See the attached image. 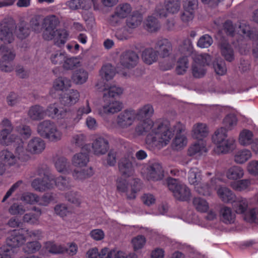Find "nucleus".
I'll return each mask as SVG.
<instances>
[{"mask_svg": "<svg viewBox=\"0 0 258 258\" xmlns=\"http://www.w3.org/2000/svg\"><path fill=\"white\" fill-rule=\"evenodd\" d=\"M149 115L145 116L143 113L142 117L140 119V122L135 128L136 132L139 135L152 130L146 138L147 148L150 150H160L169 144L174 136V131L170 127L168 121L160 122L158 124H154L150 117L154 112V109Z\"/></svg>", "mask_w": 258, "mask_h": 258, "instance_id": "f257e3e1", "label": "nucleus"}, {"mask_svg": "<svg viewBox=\"0 0 258 258\" xmlns=\"http://www.w3.org/2000/svg\"><path fill=\"white\" fill-rule=\"evenodd\" d=\"M14 28L15 24L13 21L3 22L1 24L0 51L3 56L0 60V69L5 72H10L14 69L12 63L16 54L13 49L8 47L6 44L13 41V31Z\"/></svg>", "mask_w": 258, "mask_h": 258, "instance_id": "f03ea898", "label": "nucleus"}, {"mask_svg": "<svg viewBox=\"0 0 258 258\" xmlns=\"http://www.w3.org/2000/svg\"><path fill=\"white\" fill-rule=\"evenodd\" d=\"M37 174L41 178L35 179L31 183V185L36 190L39 191H45L47 189H50L53 187V184L60 190L69 189L72 186L69 179L60 176L54 179L49 173V170L38 168Z\"/></svg>", "mask_w": 258, "mask_h": 258, "instance_id": "7ed1b4c3", "label": "nucleus"}, {"mask_svg": "<svg viewBox=\"0 0 258 258\" xmlns=\"http://www.w3.org/2000/svg\"><path fill=\"white\" fill-rule=\"evenodd\" d=\"M59 24V20L55 15L46 16L43 21L42 28L44 29L43 38L46 40L54 39V43L58 47H61L68 40L69 33L64 29H56Z\"/></svg>", "mask_w": 258, "mask_h": 258, "instance_id": "20e7f679", "label": "nucleus"}, {"mask_svg": "<svg viewBox=\"0 0 258 258\" xmlns=\"http://www.w3.org/2000/svg\"><path fill=\"white\" fill-rule=\"evenodd\" d=\"M104 91L103 99L105 104L100 109V114H113L120 111L122 108V104L116 101L115 97L122 93V89L115 86H111L108 89L105 88Z\"/></svg>", "mask_w": 258, "mask_h": 258, "instance_id": "39448f33", "label": "nucleus"}, {"mask_svg": "<svg viewBox=\"0 0 258 258\" xmlns=\"http://www.w3.org/2000/svg\"><path fill=\"white\" fill-rule=\"evenodd\" d=\"M152 111L153 107L149 104L144 106L138 112L134 110H125L118 115L117 124L120 128H127L133 123L135 119L141 118L142 117V113H144L147 116Z\"/></svg>", "mask_w": 258, "mask_h": 258, "instance_id": "423d86ee", "label": "nucleus"}, {"mask_svg": "<svg viewBox=\"0 0 258 258\" xmlns=\"http://www.w3.org/2000/svg\"><path fill=\"white\" fill-rule=\"evenodd\" d=\"M11 129H3L0 131V144L4 146L13 145L15 148V153L20 158L25 153L24 142L18 136L11 134Z\"/></svg>", "mask_w": 258, "mask_h": 258, "instance_id": "0eeeda50", "label": "nucleus"}, {"mask_svg": "<svg viewBox=\"0 0 258 258\" xmlns=\"http://www.w3.org/2000/svg\"><path fill=\"white\" fill-rule=\"evenodd\" d=\"M37 132L41 137L51 142L59 141L62 137V133L56 124L49 120H45L38 124Z\"/></svg>", "mask_w": 258, "mask_h": 258, "instance_id": "6e6552de", "label": "nucleus"}, {"mask_svg": "<svg viewBox=\"0 0 258 258\" xmlns=\"http://www.w3.org/2000/svg\"><path fill=\"white\" fill-rule=\"evenodd\" d=\"M167 181L169 189L172 191L176 199L181 201L189 200L191 193L188 187L175 178L169 177Z\"/></svg>", "mask_w": 258, "mask_h": 258, "instance_id": "1a4fd4ad", "label": "nucleus"}, {"mask_svg": "<svg viewBox=\"0 0 258 258\" xmlns=\"http://www.w3.org/2000/svg\"><path fill=\"white\" fill-rule=\"evenodd\" d=\"M180 8V0H164V8L162 5L156 6L155 13L160 17H167L168 14H175Z\"/></svg>", "mask_w": 258, "mask_h": 258, "instance_id": "9d476101", "label": "nucleus"}, {"mask_svg": "<svg viewBox=\"0 0 258 258\" xmlns=\"http://www.w3.org/2000/svg\"><path fill=\"white\" fill-rule=\"evenodd\" d=\"M91 112V108L89 105V101L87 100L85 105L80 106L75 113L71 115V117L67 120L68 123H66V128L70 129L79 122L82 118L84 114H88Z\"/></svg>", "mask_w": 258, "mask_h": 258, "instance_id": "9b49d317", "label": "nucleus"}, {"mask_svg": "<svg viewBox=\"0 0 258 258\" xmlns=\"http://www.w3.org/2000/svg\"><path fill=\"white\" fill-rule=\"evenodd\" d=\"M132 10L131 5L127 3L119 4L115 9L114 14L110 18V22L112 25L118 23V18L123 19L131 13Z\"/></svg>", "mask_w": 258, "mask_h": 258, "instance_id": "f8f14e48", "label": "nucleus"}, {"mask_svg": "<svg viewBox=\"0 0 258 258\" xmlns=\"http://www.w3.org/2000/svg\"><path fill=\"white\" fill-rule=\"evenodd\" d=\"M80 93L76 90L71 89L60 95V101L64 106H70L75 104L79 100Z\"/></svg>", "mask_w": 258, "mask_h": 258, "instance_id": "ddd939ff", "label": "nucleus"}, {"mask_svg": "<svg viewBox=\"0 0 258 258\" xmlns=\"http://www.w3.org/2000/svg\"><path fill=\"white\" fill-rule=\"evenodd\" d=\"M139 56L134 51L126 50L123 52L120 57V63L126 68L135 67L138 63Z\"/></svg>", "mask_w": 258, "mask_h": 258, "instance_id": "4468645a", "label": "nucleus"}, {"mask_svg": "<svg viewBox=\"0 0 258 258\" xmlns=\"http://www.w3.org/2000/svg\"><path fill=\"white\" fill-rule=\"evenodd\" d=\"M155 48L158 55L163 58L168 56L172 49L171 43L165 38L158 39L155 43Z\"/></svg>", "mask_w": 258, "mask_h": 258, "instance_id": "2eb2a0df", "label": "nucleus"}, {"mask_svg": "<svg viewBox=\"0 0 258 258\" xmlns=\"http://www.w3.org/2000/svg\"><path fill=\"white\" fill-rule=\"evenodd\" d=\"M136 158L133 156H127L121 158L118 162V168L122 175L129 176L132 174L133 164Z\"/></svg>", "mask_w": 258, "mask_h": 258, "instance_id": "dca6fc26", "label": "nucleus"}, {"mask_svg": "<svg viewBox=\"0 0 258 258\" xmlns=\"http://www.w3.org/2000/svg\"><path fill=\"white\" fill-rule=\"evenodd\" d=\"M46 112L48 116L56 119L68 117L70 115V113L67 111L66 109L59 107L55 103L49 105L47 108Z\"/></svg>", "mask_w": 258, "mask_h": 258, "instance_id": "f3484780", "label": "nucleus"}, {"mask_svg": "<svg viewBox=\"0 0 258 258\" xmlns=\"http://www.w3.org/2000/svg\"><path fill=\"white\" fill-rule=\"evenodd\" d=\"M147 178L153 181L162 179L164 176L163 170L160 164L154 163L147 168Z\"/></svg>", "mask_w": 258, "mask_h": 258, "instance_id": "a211bd4d", "label": "nucleus"}, {"mask_svg": "<svg viewBox=\"0 0 258 258\" xmlns=\"http://www.w3.org/2000/svg\"><path fill=\"white\" fill-rule=\"evenodd\" d=\"M26 241L24 234L21 233L20 230H14L6 240L7 244L11 247H19Z\"/></svg>", "mask_w": 258, "mask_h": 258, "instance_id": "6ab92c4d", "label": "nucleus"}, {"mask_svg": "<svg viewBox=\"0 0 258 258\" xmlns=\"http://www.w3.org/2000/svg\"><path fill=\"white\" fill-rule=\"evenodd\" d=\"M97 0H71L67 2V5L71 10H76L82 9L85 10H89L92 4L95 5Z\"/></svg>", "mask_w": 258, "mask_h": 258, "instance_id": "aec40b11", "label": "nucleus"}, {"mask_svg": "<svg viewBox=\"0 0 258 258\" xmlns=\"http://www.w3.org/2000/svg\"><path fill=\"white\" fill-rule=\"evenodd\" d=\"M45 148V142L40 138L35 137L29 142L27 150L33 154H39L44 150Z\"/></svg>", "mask_w": 258, "mask_h": 258, "instance_id": "412c9836", "label": "nucleus"}, {"mask_svg": "<svg viewBox=\"0 0 258 258\" xmlns=\"http://www.w3.org/2000/svg\"><path fill=\"white\" fill-rule=\"evenodd\" d=\"M92 147L95 154H104L109 149V143L104 138L99 137L94 141Z\"/></svg>", "mask_w": 258, "mask_h": 258, "instance_id": "4be33fe9", "label": "nucleus"}, {"mask_svg": "<svg viewBox=\"0 0 258 258\" xmlns=\"http://www.w3.org/2000/svg\"><path fill=\"white\" fill-rule=\"evenodd\" d=\"M143 15L138 11H134L132 14L127 17L125 25L133 31L137 28L143 21Z\"/></svg>", "mask_w": 258, "mask_h": 258, "instance_id": "5701e85b", "label": "nucleus"}, {"mask_svg": "<svg viewBox=\"0 0 258 258\" xmlns=\"http://www.w3.org/2000/svg\"><path fill=\"white\" fill-rule=\"evenodd\" d=\"M13 21L15 24V28L13 31H14L17 37L20 39H24L26 38L30 34V29L29 25L24 22H20L18 26L16 25V23L13 20L7 21L10 22Z\"/></svg>", "mask_w": 258, "mask_h": 258, "instance_id": "b1692460", "label": "nucleus"}, {"mask_svg": "<svg viewBox=\"0 0 258 258\" xmlns=\"http://www.w3.org/2000/svg\"><path fill=\"white\" fill-rule=\"evenodd\" d=\"M235 147V140L233 138H229L218 144L214 151L218 154H225L232 151Z\"/></svg>", "mask_w": 258, "mask_h": 258, "instance_id": "393cba45", "label": "nucleus"}, {"mask_svg": "<svg viewBox=\"0 0 258 258\" xmlns=\"http://www.w3.org/2000/svg\"><path fill=\"white\" fill-rule=\"evenodd\" d=\"M220 216L221 221L225 224H231L234 222L235 215L231 209L226 206L222 207L220 211Z\"/></svg>", "mask_w": 258, "mask_h": 258, "instance_id": "a878e982", "label": "nucleus"}, {"mask_svg": "<svg viewBox=\"0 0 258 258\" xmlns=\"http://www.w3.org/2000/svg\"><path fill=\"white\" fill-rule=\"evenodd\" d=\"M192 132L194 138L203 141L202 138L208 135V128L206 124L198 123L194 126Z\"/></svg>", "mask_w": 258, "mask_h": 258, "instance_id": "bb28decb", "label": "nucleus"}, {"mask_svg": "<svg viewBox=\"0 0 258 258\" xmlns=\"http://www.w3.org/2000/svg\"><path fill=\"white\" fill-rule=\"evenodd\" d=\"M28 114L32 120H39L43 118L45 111L42 106L39 105H35L30 108Z\"/></svg>", "mask_w": 258, "mask_h": 258, "instance_id": "cd10ccee", "label": "nucleus"}, {"mask_svg": "<svg viewBox=\"0 0 258 258\" xmlns=\"http://www.w3.org/2000/svg\"><path fill=\"white\" fill-rule=\"evenodd\" d=\"M232 206L236 213L244 214L247 210L248 203L246 199L238 198L233 202Z\"/></svg>", "mask_w": 258, "mask_h": 258, "instance_id": "c85d7f7f", "label": "nucleus"}, {"mask_svg": "<svg viewBox=\"0 0 258 258\" xmlns=\"http://www.w3.org/2000/svg\"><path fill=\"white\" fill-rule=\"evenodd\" d=\"M158 56V52L153 48H146L142 53L143 60L148 64H151L156 61Z\"/></svg>", "mask_w": 258, "mask_h": 258, "instance_id": "c756f323", "label": "nucleus"}, {"mask_svg": "<svg viewBox=\"0 0 258 258\" xmlns=\"http://www.w3.org/2000/svg\"><path fill=\"white\" fill-rule=\"evenodd\" d=\"M217 194L222 201L225 203L233 202L235 198L233 192L226 187H220L217 190Z\"/></svg>", "mask_w": 258, "mask_h": 258, "instance_id": "7c9ffc66", "label": "nucleus"}, {"mask_svg": "<svg viewBox=\"0 0 258 258\" xmlns=\"http://www.w3.org/2000/svg\"><path fill=\"white\" fill-rule=\"evenodd\" d=\"M33 210L36 212L26 213L23 216V221L30 224H37L39 222V218L41 214L40 209L34 207Z\"/></svg>", "mask_w": 258, "mask_h": 258, "instance_id": "2f4dec72", "label": "nucleus"}, {"mask_svg": "<svg viewBox=\"0 0 258 258\" xmlns=\"http://www.w3.org/2000/svg\"><path fill=\"white\" fill-rule=\"evenodd\" d=\"M88 153H82L75 154L72 159L73 164L77 167L85 166L89 162Z\"/></svg>", "mask_w": 258, "mask_h": 258, "instance_id": "473e14b6", "label": "nucleus"}, {"mask_svg": "<svg viewBox=\"0 0 258 258\" xmlns=\"http://www.w3.org/2000/svg\"><path fill=\"white\" fill-rule=\"evenodd\" d=\"M88 78V73L87 71L83 69L76 70L72 77L73 82L77 84H84L87 81Z\"/></svg>", "mask_w": 258, "mask_h": 258, "instance_id": "72a5a7b5", "label": "nucleus"}, {"mask_svg": "<svg viewBox=\"0 0 258 258\" xmlns=\"http://www.w3.org/2000/svg\"><path fill=\"white\" fill-rule=\"evenodd\" d=\"M206 152V144L203 141L199 140L189 148L187 154L190 156H194L197 154H201Z\"/></svg>", "mask_w": 258, "mask_h": 258, "instance_id": "f704fd0d", "label": "nucleus"}, {"mask_svg": "<svg viewBox=\"0 0 258 258\" xmlns=\"http://www.w3.org/2000/svg\"><path fill=\"white\" fill-rule=\"evenodd\" d=\"M99 73L103 79L109 81L114 76L115 69L111 64L108 63L102 66Z\"/></svg>", "mask_w": 258, "mask_h": 258, "instance_id": "c9c22d12", "label": "nucleus"}, {"mask_svg": "<svg viewBox=\"0 0 258 258\" xmlns=\"http://www.w3.org/2000/svg\"><path fill=\"white\" fill-rule=\"evenodd\" d=\"M144 24L145 28L148 32H156L160 28L159 21L157 18L152 16H148Z\"/></svg>", "mask_w": 258, "mask_h": 258, "instance_id": "e433bc0d", "label": "nucleus"}, {"mask_svg": "<svg viewBox=\"0 0 258 258\" xmlns=\"http://www.w3.org/2000/svg\"><path fill=\"white\" fill-rule=\"evenodd\" d=\"M71 81L66 77H59L53 82V87L55 90L63 91L71 86Z\"/></svg>", "mask_w": 258, "mask_h": 258, "instance_id": "4c0bfd02", "label": "nucleus"}, {"mask_svg": "<svg viewBox=\"0 0 258 258\" xmlns=\"http://www.w3.org/2000/svg\"><path fill=\"white\" fill-rule=\"evenodd\" d=\"M192 204L197 211L201 213L207 212L209 208V204L207 201L200 197L194 198Z\"/></svg>", "mask_w": 258, "mask_h": 258, "instance_id": "58836bf2", "label": "nucleus"}, {"mask_svg": "<svg viewBox=\"0 0 258 258\" xmlns=\"http://www.w3.org/2000/svg\"><path fill=\"white\" fill-rule=\"evenodd\" d=\"M44 248L49 253L52 254L63 253L65 251V247L60 245H57L54 241H48L45 243Z\"/></svg>", "mask_w": 258, "mask_h": 258, "instance_id": "ea45409f", "label": "nucleus"}, {"mask_svg": "<svg viewBox=\"0 0 258 258\" xmlns=\"http://www.w3.org/2000/svg\"><path fill=\"white\" fill-rule=\"evenodd\" d=\"M0 158L5 164L10 166L15 164L17 161V157L8 150L1 152Z\"/></svg>", "mask_w": 258, "mask_h": 258, "instance_id": "a19ab883", "label": "nucleus"}, {"mask_svg": "<svg viewBox=\"0 0 258 258\" xmlns=\"http://www.w3.org/2000/svg\"><path fill=\"white\" fill-rule=\"evenodd\" d=\"M94 171L92 167L78 170L75 169L73 172V177L77 180H83L93 175Z\"/></svg>", "mask_w": 258, "mask_h": 258, "instance_id": "79ce46f5", "label": "nucleus"}, {"mask_svg": "<svg viewBox=\"0 0 258 258\" xmlns=\"http://www.w3.org/2000/svg\"><path fill=\"white\" fill-rule=\"evenodd\" d=\"M221 50L222 55L227 61L229 62L233 61L234 59V52L231 46L228 43L224 42L221 43Z\"/></svg>", "mask_w": 258, "mask_h": 258, "instance_id": "37998d69", "label": "nucleus"}, {"mask_svg": "<svg viewBox=\"0 0 258 258\" xmlns=\"http://www.w3.org/2000/svg\"><path fill=\"white\" fill-rule=\"evenodd\" d=\"M227 131L225 127H221L217 130L212 136V141L216 145L226 140Z\"/></svg>", "mask_w": 258, "mask_h": 258, "instance_id": "c03bdc74", "label": "nucleus"}, {"mask_svg": "<svg viewBox=\"0 0 258 258\" xmlns=\"http://www.w3.org/2000/svg\"><path fill=\"white\" fill-rule=\"evenodd\" d=\"M253 135L252 132L247 130H243L239 135V142L243 146H247L252 143Z\"/></svg>", "mask_w": 258, "mask_h": 258, "instance_id": "a18cd8bd", "label": "nucleus"}, {"mask_svg": "<svg viewBox=\"0 0 258 258\" xmlns=\"http://www.w3.org/2000/svg\"><path fill=\"white\" fill-rule=\"evenodd\" d=\"M251 157L250 150L243 149L238 151L235 155V161L239 164H242L247 161Z\"/></svg>", "mask_w": 258, "mask_h": 258, "instance_id": "49530a36", "label": "nucleus"}, {"mask_svg": "<svg viewBox=\"0 0 258 258\" xmlns=\"http://www.w3.org/2000/svg\"><path fill=\"white\" fill-rule=\"evenodd\" d=\"M239 28L243 34L250 39L254 40L257 39L258 35L256 32H254L251 30L249 25L246 24L245 23L241 22L240 23Z\"/></svg>", "mask_w": 258, "mask_h": 258, "instance_id": "de8ad7c7", "label": "nucleus"}, {"mask_svg": "<svg viewBox=\"0 0 258 258\" xmlns=\"http://www.w3.org/2000/svg\"><path fill=\"white\" fill-rule=\"evenodd\" d=\"M133 33V30L128 27L125 26L118 29L115 34V37L119 40L128 39Z\"/></svg>", "mask_w": 258, "mask_h": 258, "instance_id": "09e8293b", "label": "nucleus"}, {"mask_svg": "<svg viewBox=\"0 0 258 258\" xmlns=\"http://www.w3.org/2000/svg\"><path fill=\"white\" fill-rule=\"evenodd\" d=\"M188 67V60L187 56L180 57L177 62L176 72L178 75H183Z\"/></svg>", "mask_w": 258, "mask_h": 258, "instance_id": "8fccbe9b", "label": "nucleus"}, {"mask_svg": "<svg viewBox=\"0 0 258 258\" xmlns=\"http://www.w3.org/2000/svg\"><path fill=\"white\" fill-rule=\"evenodd\" d=\"M250 185V180L246 179L233 181L231 183V187L233 189L239 191L246 189Z\"/></svg>", "mask_w": 258, "mask_h": 258, "instance_id": "3c124183", "label": "nucleus"}, {"mask_svg": "<svg viewBox=\"0 0 258 258\" xmlns=\"http://www.w3.org/2000/svg\"><path fill=\"white\" fill-rule=\"evenodd\" d=\"M243 174V170L241 167L233 166L228 170L227 176L230 179H237L241 178Z\"/></svg>", "mask_w": 258, "mask_h": 258, "instance_id": "603ef678", "label": "nucleus"}, {"mask_svg": "<svg viewBox=\"0 0 258 258\" xmlns=\"http://www.w3.org/2000/svg\"><path fill=\"white\" fill-rule=\"evenodd\" d=\"M237 122V118L233 114H229L227 115L224 118L223 123L224 125V127L228 130H232Z\"/></svg>", "mask_w": 258, "mask_h": 258, "instance_id": "864d4df0", "label": "nucleus"}, {"mask_svg": "<svg viewBox=\"0 0 258 258\" xmlns=\"http://www.w3.org/2000/svg\"><path fill=\"white\" fill-rule=\"evenodd\" d=\"M195 64L194 65H198L199 66H203L209 64L210 60V56L207 54H201L196 55L194 57Z\"/></svg>", "mask_w": 258, "mask_h": 258, "instance_id": "5fc2aeb1", "label": "nucleus"}, {"mask_svg": "<svg viewBox=\"0 0 258 258\" xmlns=\"http://www.w3.org/2000/svg\"><path fill=\"white\" fill-rule=\"evenodd\" d=\"M41 247L39 242L37 241L29 242L26 243L23 248L25 253H33L38 251Z\"/></svg>", "mask_w": 258, "mask_h": 258, "instance_id": "6e6d98bb", "label": "nucleus"}, {"mask_svg": "<svg viewBox=\"0 0 258 258\" xmlns=\"http://www.w3.org/2000/svg\"><path fill=\"white\" fill-rule=\"evenodd\" d=\"M80 61L77 57H72L68 58L66 57L63 63V67L66 70H73L80 66Z\"/></svg>", "mask_w": 258, "mask_h": 258, "instance_id": "4d7b16f0", "label": "nucleus"}, {"mask_svg": "<svg viewBox=\"0 0 258 258\" xmlns=\"http://www.w3.org/2000/svg\"><path fill=\"white\" fill-rule=\"evenodd\" d=\"M200 176L201 171L198 168H191L188 172V180L191 184L197 185Z\"/></svg>", "mask_w": 258, "mask_h": 258, "instance_id": "13d9d810", "label": "nucleus"}, {"mask_svg": "<svg viewBox=\"0 0 258 258\" xmlns=\"http://www.w3.org/2000/svg\"><path fill=\"white\" fill-rule=\"evenodd\" d=\"M21 199L26 203L33 205L39 202V197L36 194L27 192L22 195Z\"/></svg>", "mask_w": 258, "mask_h": 258, "instance_id": "bf43d9fd", "label": "nucleus"}, {"mask_svg": "<svg viewBox=\"0 0 258 258\" xmlns=\"http://www.w3.org/2000/svg\"><path fill=\"white\" fill-rule=\"evenodd\" d=\"M244 219L250 223H258V209L252 208L246 212Z\"/></svg>", "mask_w": 258, "mask_h": 258, "instance_id": "052dcab7", "label": "nucleus"}, {"mask_svg": "<svg viewBox=\"0 0 258 258\" xmlns=\"http://www.w3.org/2000/svg\"><path fill=\"white\" fill-rule=\"evenodd\" d=\"M66 57V54L64 52L58 51L51 55L50 60L54 64H60L63 63Z\"/></svg>", "mask_w": 258, "mask_h": 258, "instance_id": "680f3d73", "label": "nucleus"}, {"mask_svg": "<svg viewBox=\"0 0 258 258\" xmlns=\"http://www.w3.org/2000/svg\"><path fill=\"white\" fill-rule=\"evenodd\" d=\"M146 242V238L143 235H138L134 237L132 240L134 250L136 251L142 248L145 245Z\"/></svg>", "mask_w": 258, "mask_h": 258, "instance_id": "e2e57ef3", "label": "nucleus"}, {"mask_svg": "<svg viewBox=\"0 0 258 258\" xmlns=\"http://www.w3.org/2000/svg\"><path fill=\"white\" fill-rule=\"evenodd\" d=\"M69 162L64 157H59L55 162V166L59 172H63L67 171V166Z\"/></svg>", "mask_w": 258, "mask_h": 258, "instance_id": "0e129e2a", "label": "nucleus"}, {"mask_svg": "<svg viewBox=\"0 0 258 258\" xmlns=\"http://www.w3.org/2000/svg\"><path fill=\"white\" fill-rule=\"evenodd\" d=\"M66 200L70 203L76 205H80L81 203L80 195L78 192L71 191L66 194Z\"/></svg>", "mask_w": 258, "mask_h": 258, "instance_id": "69168bd1", "label": "nucleus"}, {"mask_svg": "<svg viewBox=\"0 0 258 258\" xmlns=\"http://www.w3.org/2000/svg\"><path fill=\"white\" fill-rule=\"evenodd\" d=\"M213 43L212 38L209 35L202 36L199 40L197 45L201 48H208Z\"/></svg>", "mask_w": 258, "mask_h": 258, "instance_id": "338daca9", "label": "nucleus"}, {"mask_svg": "<svg viewBox=\"0 0 258 258\" xmlns=\"http://www.w3.org/2000/svg\"><path fill=\"white\" fill-rule=\"evenodd\" d=\"M214 69L216 73L219 75L223 76L227 72V68L224 61L218 60L213 64Z\"/></svg>", "mask_w": 258, "mask_h": 258, "instance_id": "774afa93", "label": "nucleus"}]
</instances>
